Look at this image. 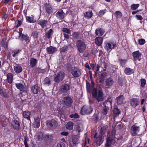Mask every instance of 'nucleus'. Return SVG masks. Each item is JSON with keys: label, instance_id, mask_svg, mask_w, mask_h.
Listing matches in <instances>:
<instances>
[{"label": "nucleus", "instance_id": "f257e3e1", "mask_svg": "<svg viewBox=\"0 0 147 147\" xmlns=\"http://www.w3.org/2000/svg\"><path fill=\"white\" fill-rule=\"evenodd\" d=\"M90 92H91L92 97L96 98L98 102L104 100V94L102 89L98 90L96 88H91Z\"/></svg>", "mask_w": 147, "mask_h": 147}, {"label": "nucleus", "instance_id": "f03ea898", "mask_svg": "<svg viewBox=\"0 0 147 147\" xmlns=\"http://www.w3.org/2000/svg\"><path fill=\"white\" fill-rule=\"evenodd\" d=\"M86 45L84 41L77 40L76 42L77 50L80 53H83L86 49Z\"/></svg>", "mask_w": 147, "mask_h": 147}, {"label": "nucleus", "instance_id": "7ed1b4c3", "mask_svg": "<svg viewBox=\"0 0 147 147\" xmlns=\"http://www.w3.org/2000/svg\"><path fill=\"white\" fill-rule=\"evenodd\" d=\"M93 109L90 106L86 105L83 106L80 111V113L81 115H89L92 112Z\"/></svg>", "mask_w": 147, "mask_h": 147}, {"label": "nucleus", "instance_id": "20e7f679", "mask_svg": "<svg viewBox=\"0 0 147 147\" xmlns=\"http://www.w3.org/2000/svg\"><path fill=\"white\" fill-rule=\"evenodd\" d=\"M116 46V43L114 42L105 41L104 43V48L107 51L110 49H114Z\"/></svg>", "mask_w": 147, "mask_h": 147}, {"label": "nucleus", "instance_id": "39448f33", "mask_svg": "<svg viewBox=\"0 0 147 147\" xmlns=\"http://www.w3.org/2000/svg\"><path fill=\"white\" fill-rule=\"evenodd\" d=\"M65 75L64 72L60 71L55 76L54 80L56 83H59L63 79Z\"/></svg>", "mask_w": 147, "mask_h": 147}, {"label": "nucleus", "instance_id": "423d86ee", "mask_svg": "<svg viewBox=\"0 0 147 147\" xmlns=\"http://www.w3.org/2000/svg\"><path fill=\"white\" fill-rule=\"evenodd\" d=\"M63 103L67 108L70 107L73 102V100L71 97L66 96L64 97L62 100Z\"/></svg>", "mask_w": 147, "mask_h": 147}, {"label": "nucleus", "instance_id": "0eeeda50", "mask_svg": "<svg viewBox=\"0 0 147 147\" xmlns=\"http://www.w3.org/2000/svg\"><path fill=\"white\" fill-rule=\"evenodd\" d=\"M140 127L135 125H133L130 129V134L132 136H134L137 135L140 131Z\"/></svg>", "mask_w": 147, "mask_h": 147}, {"label": "nucleus", "instance_id": "6e6552de", "mask_svg": "<svg viewBox=\"0 0 147 147\" xmlns=\"http://www.w3.org/2000/svg\"><path fill=\"white\" fill-rule=\"evenodd\" d=\"M46 12L48 15H50L53 12V9L52 6L49 3H46L44 4Z\"/></svg>", "mask_w": 147, "mask_h": 147}, {"label": "nucleus", "instance_id": "1a4fd4ad", "mask_svg": "<svg viewBox=\"0 0 147 147\" xmlns=\"http://www.w3.org/2000/svg\"><path fill=\"white\" fill-rule=\"evenodd\" d=\"M65 15V13L61 9H59L55 14L56 17L59 20H62L63 19Z\"/></svg>", "mask_w": 147, "mask_h": 147}, {"label": "nucleus", "instance_id": "9d476101", "mask_svg": "<svg viewBox=\"0 0 147 147\" xmlns=\"http://www.w3.org/2000/svg\"><path fill=\"white\" fill-rule=\"evenodd\" d=\"M141 55V53L139 50L134 51L132 53V56L135 61L137 60L140 61Z\"/></svg>", "mask_w": 147, "mask_h": 147}, {"label": "nucleus", "instance_id": "9b49d317", "mask_svg": "<svg viewBox=\"0 0 147 147\" xmlns=\"http://www.w3.org/2000/svg\"><path fill=\"white\" fill-rule=\"evenodd\" d=\"M97 133H96L94 136V139H96L95 142L96 144H98L100 146L102 143L103 140V138L101 135H99L98 137H97Z\"/></svg>", "mask_w": 147, "mask_h": 147}, {"label": "nucleus", "instance_id": "f8f14e48", "mask_svg": "<svg viewBox=\"0 0 147 147\" xmlns=\"http://www.w3.org/2000/svg\"><path fill=\"white\" fill-rule=\"evenodd\" d=\"M71 73L74 78L78 77L81 74L80 70L76 68L75 67H74Z\"/></svg>", "mask_w": 147, "mask_h": 147}, {"label": "nucleus", "instance_id": "ddd939ff", "mask_svg": "<svg viewBox=\"0 0 147 147\" xmlns=\"http://www.w3.org/2000/svg\"><path fill=\"white\" fill-rule=\"evenodd\" d=\"M11 125L14 129L18 130L20 128V124L18 120L15 119L13 120L11 123Z\"/></svg>", "mask_w": 147, "mask_h": 147}, {"label": "nucleus", "instance_id": "4468645a", "mask_svg": "<svg viewBox=\"0 0 147 147\" xmlns=\"http://www.w3.org/2000/svg\"><path fill=\"white\" fill-rule=\"evenodd\" d=\"M40 88L38 84L32 86L31 88V91L34 94H37L40 91Z\"/></svg>", "mask_w": 147, "mask_h": 147}, {"label": "nucleus", "instance_id": "2eb2a0df", "mask_svg": "<svg viewBox=\"0 0 147 147\" xmlns=\"http://www.w3.org/2000/svg\"><path fill=\"white\" fill-rule=\"evenodd\" d=\"M57 123V122L55 119H52L47 121L46 124L48 127L51 128L52 127L53 125H55Z\"/></svg>", "mask_w": 147, "mask_h": 147}, {"label": "nucleus", "instance_id": "dca6fc26", "mask_svg": "<svg viewBox=\"0 0 147 147\" xmlns=\"http://www.w3.org/2000/svg\"><path fill=\"white\" fill-rule=\"evenodd\" d=\"M131 105L133 108H135L137 106L139 105L140 101L139 99L137 98H132L131 99Z\"/></svg>", "mask_w": 147, "mask_h": 147}, {"label": "nucleus", "instance_id": "f3484780", "mask_svg": "<svg viewBox=\"0 0 147 147\" xmlns=\"http://www.w3.org/2000/svg\"><path fill=\"white\" fill-rule=\"evenodd\" d=\"M70 86L68 84H65L61 86V90L63 93H66L70 89Z\"/></svg>", "mask_w": 147, "mask_h": 147}, {"label": "nucleus", "instance_id": "a211bd4d", "mask_svg": "<svg viewBox=\"0 0 147 147\" xmlns=\"http://www.w3.org/2000/svg\"><path fill=\"white\" fill-rule=\"evenodd\" d=\"M49 21L47 20H40L38 22V24L41 26L42 28H44L49 25Z\"/></svg>", "mask_w": 147, "mask_h": 147}, {"label": "nucleus", "instance_id": "6ab92c4d", "mask_svg": "<svg viewBox=\"0 0 147 147\" xmlns=\"http://www.w3.org/2000/svg\"><path fill=\"white\" fill-rule=\"evenodd\" d=\"M105 82L106 86L109 87L113 85L114 83V81L112 78L110 77L106 80Z\"/></svg>", "mask_w": 147, "mask_h": 147}, {"label": "nucleus", "instance_id": "aec40b11", "mask_svg": "<svg viewBox=\"0 0 147 147\" xmlns=\"http://www.w3.org/2000/svg\"><path fill=\"white\" fill-rule=\"evenodd\" d=\"M35 122L33 124V127L34 128H39L40 125V119L39 117L34 119Z\"/></svg>", "mask_w": 147, "mask_h": 147}, {"label": "nucleus", "instance_id": "412c9836", "mask_svg": "<svg viewBox=\"0 0 147 147\" xmlns=\"http://www.w3.org/2000/svg\"><path fill=\"white\" fill-rule=\"evenodd\" d=\"M13 68L14 71L16 74H19L22 71V67L16 63L15 64Z\"/></svg>", "mask_w": 147, "mask_h": 147}, {"label": "nucleus", "instance_id": "4be33fe9", "mask_svg": "<svg viewBox=\"0 0 147 147\" xmlns=\"http://www.w3.org/2000/svg\"><path fill=\"white\" fill-rule=\"evenodd\" d=\"M103 38L100 36L97 37L95 39V44L98 46H100L102 44Z\"/></svg>", "mask_w": 147, "mask_h": 147}, {"label": "nucleus", "instance_id": "5701e85b", "mask_svg": "<svg viewBox=\"0 0 147 147\" xmlns=\"http://www.w3.org/2000/svg\"><path fill=\"white\" fill-rule=\"evenodd\" d=\"M47 51L49 54H52L55 53L57 51V49L55 47L50 46L47 48Z\"/></svg>", "mask_w": 147, "mask_h": 147}, {"label": "nucleus", "instance_id": "b1692460", "mask_svg": "<svg viewBox=\"0 0 147 147\" xmlns=\"http://www.w3.org/2000/svg\"><path fill=\"white\" fill-rule=\"evenodd\" d=\"M107 75V73L106 72H103L101 74L99 78V82L100 83H102L104 82Z\"/></svg>", "mask_w": 147, "mask_h": 147}, {"label": "nucleus", "instance_id": "393cba45", "mask_svg": "<svg viewBox=\"0 0 147 147\" xmlns=\"http://www.w3.org/2000/svg\"><path fill=\"white\" fill-rule=\"evenodd\" d=\"M104 30L102 28H98L95 30V34L98 36H101L105 33Z\"/></svg>", "mask_w": 147, "mask_h": 147}, {"label": "nucleus", "instance_id": "a878e982", "mask_svg": "<svg viewBox=\"0 0 147 147\" xmlns=\"http://www.w3.org/2000/svg\"><path fill=\"white\" fill-rule=\"evenodd\" d=\"M134 70L129 67H126L124 70V72L127 75H130L134 73Z\"/></svg>", "mask_w": 147, "mask_h": 147}, {"label": "nucleus", "instance_id": "bb28decb", "mask_svg": "<svg viewBox=\"0 0 147 147\" xmlns=\"http://www.w3.org/2000/svg\"><path fill=\"white\" fill-rule=\"evenodd\" d=\"M101 112L103 115H106L109 110V108L105 105H103L101 109Z\"/></svg>", "mask_w": 147, "mask_h": 147}, {"label": "nucleus", "instance_id": "cd10ccee", "mask_svg": "<svg viewBox=\"0 0 147 147\" xmlns=\"http://www.w3.org/2000/svg\"><path fill=\"white\" fill-rule=\"evenodd\" d=\"M0 95L4 98H8L9 96L6 90L5 89H0Z\"/></svg>", "mask_w": 147, "mask_h": 147}, {"label": "nucleus", "instance_id": "c85d7f7f", "mask_svg": "<svg viewBox=\"0 0 147 147\" xmlns=\"http://www.w3.org/2000/svg\"><path fill=\"white\" fill-rule=\"evenodd\" d=\"M38 63V60L35 58H31L30 60V65L32 67H34Z\"/></svg>", "mask_w": 147, "mask_h": 147}, {"label": "nucleus", "instance_id": "c756f323", "mask_svg": "<svg viewBox=\"0 0 147 147\" xmlns=\"http://www.w3.org/2000/svg\"><path fill=\"white\" fill-rule=\"evenodd\" d=\"M118 61L119 62V64L121 66L125 67L127 62V59H122L119 58L118 59Z\"/></svg>", "mask_w": 147, "mask_h": 147}, {"label": "nucleus", "instance_id": "7c9ffc66", "mask_svg": "<svg viewBox=\"0 0 147 147\" xmlns=\"http://www.w3.org/2000/svg\"><path fill=\"white\" fill-rule=\"evenodd\" d=\"M26 20L27 22L29 23H34L36 22V20L33 16L31 17L26 16Z\"/></svg>", "mask_w": 147, "mask_h": 147}, {"label": "nucleus", "instance_id": "2f4dec72", "mask_svg": "<svg viewBox=\"0 0 147 147\" xmlns=\"http://www.w3.org/2000/svg\"><path fill=\"white\" fill-rule=\"evenodd\" d=\"M108 128V126L107 125L101 127L100 131V133L101 136H103L105 135L107 131Z\"/></svg>", "mask_w": 147, "mask_h": 147}, {"label": "nucleus", "instance_id": "473e14b6", "mask_svg": "<svg viewBox=\"0 0 147 147\" xmlns=\"http://www.w3.org/2000/svg\"><path fill=\"white\" fill-rule=\"evenodd\" d=\"M30 115L31 113L28 111H26L23 112V115L24 117L28 120H30Z\"/></svg>", "mask_w": 147, "mask_h": 147}, {"label": "nucleus", "instance_id": "72a5a7b5", "mask_svg": "<svg viewBox=\"0 0 147 147\" xmlns=\"http://www.w3.org/2000/svg\"><path fill=\"white\" fill-rule=\"evenodd\" d=\"M36 137L38 141H42L43 140V133L41 131H38L36 134Z\"/></svg>", "mask_w": 147, "mask_h": 147}, {"label": "nucleus", "instance_id": "f704fd0d", "mask_svg": "<svg viewBox=\"0 0 147 147\" xmlns=\"http://www.w3.org/2000/svg\"><path fill=\"white\" fill-rule=\"evenodd\" d=\"M93 13L92 11H87L84 13V16L85 18L87 19L90 18L92 16Z\"/></svg>", "mask_w": 147, "mask_h": 147}, {"label": "nucleus", "instance_id": "c9c22d12", "mask_svg": "<svg viewBox=\"0 0 147 147\" xmlns=\"http://www.w3.org/2000/svg\"><path fill=\"white\" fill-rule=\"evenodd\" d=\"M6 39L5 38H3L2 39L1 42L2 46L5 49H7L8 48V42L6 41Z\"/></svg>", "mask_w": 147, "mask_h": 147}, {"label": "nucleus", "instance_id": "e433bc0d", "mask_svg": "<svg viewBox=\"0 0 147 147\" xmlns=\"http://www.w3.org/2000/svg\"><path fill=\"white\" fill-rule=\"evenodd\" d=\"M20 36L21 37L23 40H24L26 42L30 41L29 37L28 36L27 34H23L22 33H20Z\"/></svg>", "mask_w": 147, "mask_h": 147}, {"label": "nucleus", "instance_id": "4c0bfd02", "mask_svg": "<svg viewBox=\"0 0 147 147\" xmlns=\"http://www.w3.org/2000/svg\"><path fill=\"white\" fill-rule=\"evenodd\" d=\"M13 76L11 73H8L7 75V80L8 82L11 84L13 82Z\"/></svg>", "mask_w": 147, "mask_h": 147}, {"label": "nucleus", "instance_id": "58836bf2", "mask_svg": "<svg viewBox=\"0 0 147 147\" xmlns=\"http://www.w3.org/2000/svg\"><path fill=\"white\" fill-rule=\"evenodd\" d=\"M16 86L17 88L19 89L21 91H24L25 89V86L21 83L16 84Z\"/></svg>", "mask_w": 147, "mask_h": 147}, {"label": "nucleus", "instance_id": "ea45409f", "mask_svg": "<svg viewBox=\"0 0 147 147\" xmlns=\"http://www.w3.org/2000/svg\"><path fill=\"white\" fill-rule=\"evenodd\" d=\"M54 32V31L52 29H50L48 31L45 33V35L46 37L48 39H50L51 36L53 35V34Z\"/></svg>", "mask_w": 147, "mask_h": 147}, {"label": "nucleus", "instance_id": "a19ab883", "mask_svg": "<svg viewBox=\"0 0 147 147\" xmlns=\"http://www.w3.org/2000/svg\"><path fill=\"white\" fill-rule=\"evenodd\" d=\"M72 142L73 145H76L78 143L79 139L76 136H72Z\"/></svg>", "mask_w": 147, "mask_h": 147}, {"label": "nucleus", "instance_id": "79ce46f5", "mask_svg": "<svg viewBox=\"0 0 147 147\" xmlns=\"http://www.w3.org/2000/svg\"><path fill=\"white\" fill-rule=\"evenodd\" d=\"M113 112L114 116L115 117L119 116L120 113V111L118 108L117 107H114Z\"/></svg>", "mask_w": 147, "mask_h": 147}, {"label": "nucleus", "instance_id": "37998d69", "mask_svg": "<svg viewBox=\"0 0 147 147\" xmlns=\"http://www.w3.org/2000/svg\"><path fill=\"white\" fill-rule=\"evenodd\" d=\"M124 100V98L123 95H120L116 98L117 102L119 105H121L122 103Z\"/></svg>", "mask_w": 147, "mask_h": 147}, {"label": "nucleus", "instance_id": "c03bdc74", "mask_svg": "<svg viewBox=\"0 0 147 147\" xmlns=\"http://www.w3.org/2000/svg\"><path fill=\"white\" fill-rule=\"evenodd\" d=\"M70 47L69 45H65L60 49V53H65L68 50Z\"/></svg>", "mask_w": 147, "mask_h": 147}, {"label": "nucleus", "instance_id": "a18cd8bd", "mask_svg": "<svg viewBox=\"0 0 147 147\" xmlns=\"http://www.w3.org/2000/svg\"><path fill=\"white\" fill-rule=\"evenodd\" d=\"M39 32L37 31H34L32 32L31 35L32 36L34 40L37 39L39 37Z\"/></svg>", "mask_w": 147, "mask_h": 147}, {"label": "nucleus", "instance_id": "49530a36", "mask_svg": "<svg viewBox=\"0 0 147 147\" xmlns=\"http://www.w3.org/2000/svg\"><path fill=\"white\" fill-rule=\"evenodd\" d=\"M74 123L71 122H68L66 125V128L70 130H71L73 129Z\"/></svg>", "mask_w": 147, "mask_h": 147}, {"label": "nucleus", "instance_id": "de8ad7c7", "mask_svg": "<svg viewBox=\"0 0 147 147\" xmlns=\"http://www.w3.org/2000/svg\"><path fill=\"white\" fill-rule=\"evenodd\" d=\"M21 51V50L18 49L17 50H15L12 52L11 54L12 57H15L18 56V55L19 54Z\"/></svg>", "mask_w": 147, "mask_h": 147}, {"label": "nucleus", "instance_id": "09e8293b", "mask_svg": "<svg viewBox=\"0 0 147 147\" xmlns=\"http://www.w3.org/2000/svg\"><path fill=\"white\" fill-rule=\"evenodd\" d=\"M44 82V84H48L49 85L51 84V79L48 77H46L45 78Z\"/></svg>", "mask_w": 147, "mask_h": 147}, {"label": "nucleus", "instance_id": "8fccbe9b", "mask_svg": "<svg viewBox=\"0 0 147 147\" xmlns=\"http://www.w3.org/2000/svg\"><path fill=\"white\" fill-rule=\"evenodd\" d=\"M79 32H75L72 33V38L74 39H78L79 38Z\"/></svg>", "mask_w": 147, "mask_h": 147}, {"label": "nucleus", "instance_id": "3c124183", "mask_svg": "<svg viewBox=\"0 0 147 147\" xmlns=\"http://www.w3.org/2000/svg\"><path fill=\"white\" fill-rule=\"evenodd\" d=\"M115 14L117 19L118 18H120L122 16V13L119 11H116Z\"/></svg>", "mask_w": 147, "mask_h": 147}, {"label": "nucleus", "instance_id": "603ef678", "mask_svg": "<svg viewBox=\"0 0 147 147\" xmlns=\"http://www.w3.org/2000/svg\"><path fill=\"white\" fill-rule=\"evenodd\" d=\"M44 138L45 139L47 140H52L53 138V135L51 134L50 135L47 134L45 135L44 136Z\"/></svg>", "mask_w": 147, "mask_h": 147}, {"label": "nucleus", "instance_id": "864d4df0", "mask_svg": "<svg viewBox=\"0 0 147 147\" xmlns=\"http://www.w3.org/2000/svg\"><path fill=\"white\" fill-rule=\"evenodd\" d=\"M86 89L88 92H90L91 89V87L90 86V84L87 80H86Z\"/></svg>", "mask_w": 147, "mask_h": 147}, {"label": "nucleus", "instance_id": "5fc2aeb1", "mask_svg": "<svg viewBox=\"0 0 147 147\" xmlns=\"http://www.w3.org/2000/svg\"><path fill=\"white\" fill-rule=\"evenodd\" d=\"M66 66L67 69L69 72L71 71L74 68L72 67L71 63H68L67 64Z\"/></svg>", "mask_w": 147, "mask_h": 147}, {"label": "nucleus", "instance_id": "6e6d98bb", "mask_svg": "<svg viewBox=\"0 0 147 147\" xmlns=\"http://www.w3.org/2000/svg\"><path fill=\"white\" fill-rule=\"evenodd\" d=\"M139 6V5L138 4H132L130 6L131 9L132 10L137 9Z\"/></svg>", "mask_w": 147, "mask_h": 147}, {"label": "nucleus", "instance_id": "4d7b16f0", "mask_svg": "<svg viewBox=\"0 0 147 147\" xmlns=\"http://www.w3.org/2000/svg\"><path fill=\"white\" fill-rule=\"evenodd\" d=\"M140 83L141 87L144 88L146 84V80L145 79L142 78L140 80Z\"/></svg>", "mask_w": 147, "mask_h": 147}, {"label": "nucleus", "instance_id": "13d9d810", "mask_svg": "<svg viewBox=\"0 0 147 147\" xmlns=\"http://www.w3.org/2000/svg\"><path fill=\"white\" fill-rule=\"evenodd\" d=\"M33 45L35 47H38L40 45V42L37 39L34 40Z\"/></svg>", "mask_w": 147, "mask_h": 147}, {"label": "nucleus", "instance_id": "bf43d9fd", "mask_svg": "<svg viewBox=\"0 0 147 147\" xmlns=\"http://www.w3.org/2000/svg\"><path fill=\"white\" fill-rule=\"evenodd\" d=\"M62 31L63 32H65V33L68 34H70V29L66 28H63Z\"/></svg>", "mask_w": 147, "mask_h": 147}, {"label": "nucleus", "instance_id": "052dcab7", "mask_svg": "<svg viewBox=\"0 0 147 147\" xmlns=\"http://www.w3.org/2000/svg\"><path fill=\"white\" fill-rule=\"evenodd\" d=\"M106 9H105L100 10L99 12V16L100 17H101L103 16L106 13Z\"/></svg>", "mask_w": 147, "mask_h": 147}, {"label": "nucleus", "instance_id": "680f3d73", "mask_svg": "<svg viewBox=\"0 0 147 147\" xmlns=\"http://www.w3.org/2000/svg\"><path fill=\"white\" fill-rule=\"evenodd\" d=\"M69 117L71 118H77L79 117V115L77 113H75L73 114H71L69 115Z\"/></svg>", "mask_w": 147, "mask_h": 147}, {"label": "nucleus", "instance_id": "e2e57ef3", "mask_svg": "<svg viewBox=\"0 0 147 147\" xmlns=\"http://www.w3.org/2000/svg\"><path fill=\"white\" fill-rule=\"evenodd\" d=\"M145 42V40L144 39L142 38L138 40V43L140 45H144Z\"/></svg>", "mask_w": 147, "mask_h": 147}, {"label": "nucleus", "instance_id": "0e129e2a", "mask_svg": "<svg viewBox=\"0 0 147 147\" xmlns=\"http://www.w3.org/2000/svg\"><path fill=\"white\" fill-rule=\"evenodd\" d=\"M55 147H65V145L63 142H60L58 143Z\"/></svg>", "mask_w": 147, "mask_h": 147}, {"label": "nucleus", "instance_id": "69168bd1", "mask_svg": "<svg viewBox=\"0 0 147 147\" xmlns=\"http://www.w3.org/2000/svg\"><path fill=\"white\" fill-rule=\"evenodd\" d=\"M28 140V139L27 137H26L24 138V143L25 147H29L28 144L27 143V141Z\"/></svg>", "mask_w": 147, "mask_h": 147}, {"label": "nucleus", "instance_id": "338daca9", "mask_svg": "<svg viewBox=\"0 0 147 147\" xmlns=\"http://www.w3.org/2000/svg\"><path fill=\"white\" fill-rule=\"evenodd\" d=\"M118 83L120 86H123V81L122 79H119L118 80Z\"/></svg>", "mask_w": 147, "mask_h": 147}, {"label": "nucleus", "instance_id": "774afa93", "mask_svg": "<svg viewBox=\"0 0 147 147\" xmlns=\"http://www.w3.org/2000/svg\"><path fill=\"white\" fill-rule=\"evenodd\" d=\"M136 17L138 20H142L143 19V17L140 15H136Z\"/></svg>", "mask_w": 147, "mask_h": 147}]
</instances>
